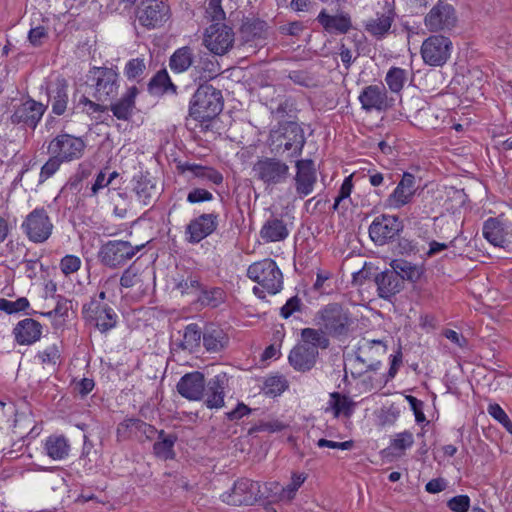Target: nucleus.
Here are the masks:
<instances>
[{
	"instance_id": "f257e3e1",
	"label": "nucleus",
	"mask_w": 512,
	"mask_h": 512,
	"mask_svg": "<svg viewBox=\"0 0 512 512\" xmlns=\"http://www.w3.org/2000/svg\"><path fill=\"white\" fill-rule=\"evenodd\" d=\"M247 276L257 283L253 293L259 298L266 294L275 295L283 288V274L277 263L271 258H265L249 265Z\"/></svg>"
},
{
	"instance_id": "f03ea898",
	"label": "nucleus",
	"mask_w": 512,
	"mask_h": 512,
	"mask_svg": "<svg viewBox=\"0 0 512 512\" xmlns=\"http://www.w3.org/2000/svg\"><path fill=\"white\" fill-rule=\"evenodd\" d=\"M320 347V332L312 328L301 330L298 343L288 355L289 364L299 372L311 370L318 359Z\"/></svg>"
},
{
	"instance_id": "7ed1b4c3",
	"label": "nucleus",
	"mask_w": 512,
	"mask_h": 512,
	"mask_svg": "<svg viewBox=\"0 0 512 512\" xmlns=\"http://www.w3.org/2000/svg\"><path fill=\"white\" fill-rule=\"evenodd\" d=\"M223 109L221 92L212 86H201L190 102L189 114L198 121H209Z\"/></svg>"
},
{
	"instance_id": "20e7f679",
	"label": "nucleus",
	"mask_w": 512,
	"mask_h": 512,
	"mask_svg": "<svg viewBox=\"0 0 512 512\" xmlns=\"http://www.w3.org/2000/svg\"><path fill=\"white\" fill-rule=\"evenodd\" d=\"M106 293L101 291L96 297L83 305L85 320L100 332H106L116 326L118 316L114 309L105 302Z\"/></svg>"
},
{
	"instance_id": "39448f33",
	"label": "nucleus",
	"mask_w": 512,
	"mask_h": 512,
	"mask_svg": "<svg viewBox=\"0 0 512 512\" xmlns=\"http://www.w3.org/2000/svg\"><path fill=\"white\" fill-rule=\"evenodd\" d=\"M85 141L68 133H61L54 137L48 144L49 155H55L65 163L79 160L84 155Z\"/></svg>"
},
{
	"instance_id": "423d86ee",
	"label": "nucleus",
	"mask_w": 512,
	"mask_h": 512,
	"mask_svg": "<svg viewBox=\"0 0 512 512\" xmlns=\"http://www.w3.org/2000/svg\"><path fill=\"white\" fill-rule=\"evenodd\" d=\"M143 247L133 246L127 241L111 240L103 244L98 251L99 261L111 268H116L130 260Z\"/></svg>"
},
{
	"instance_id": "0eeeda50",
	"label": "nucleus",
	"mask_w": 512,
	"mask_h": 512,
	"mask_svg": "<svg viewBox=\"0 0 512 512\" xmlns=\"http://www.w3.org/2000/svg\"><path fill=\"white\" fill-rule=\"evenodd\" d=\"M235 34L231 27L215 23L206 28L203 45L214 55L223 56L234 46Z\"/></svg>"
},
{
	"instance_id": "6e6552de",
	"label": "nucleus",
	"mask_w": 512,
	"mask_h": 512,
	"mask_svg": "<svg viewBox=\"0 0 512 512\" xmlns=\"http://www.w3.org/2000/svg\"><path fill=\"white\" fill-rule=\"evenodd\" d=\"M387 352V346L382 340H370L362 338L359 340L355 350L354 362L365 366V370H359L358 374L363 372L376 371L381 366L380 357Z\"/></svg>"
},
{
	"instance_id": "1a4fd4ad",
	"label": "nucleus",
	"mask_w": 512,
	"mask_h": 512,
	"mask_svg": "<svg viewBox=\"0 0 512 512\" xmlns=\"http://www.w3.org/2000/svg\"><path fill=\"white\" fill-rule=\"evenodd\" d=\"M224 503L233 506L253 505L261 500L260 483L247 478L237 480L232 489L221 495Z\"/></svg>"
},
{
	"instance_id": "9d476101",
	"label": "nucleus",
	"mask_w": 512,
	"mask_h": 512,
	"mask_svg": "<svg viewBox=\"0 0 512 512\" xmlns=\"http://www.w3.org/2000/svg\"><path fill=\"white\" fill-rule=\"evenodd\" d=\"M452 42L448 37L432 35L425 39L421 46V56L429 66H443L450 58Z\"/></svg>"
},
{
	"instance_id": "9b49d317",
	"label": "nucleus",
	"mask_w": 512,
	"mask_h": 512,
	"mask_svg": "<svg viewBox=\"0 0 512 512\" xmlns=\"http://www.w3.org/2000/svg\"><path fill=\"white\" fill-rule=\"evenodd\" d=\"M456 23L454 7L444 0H439L424 18V24L431 32L449 31L456 26Z\"/></svg>"
},
{
	"instance_id": "f8f14e48",
	"label": "nucleus",
	"mask_w": 512,
	"mask_h": 512,
	"mask_svg": "<svg viewBox=\"0 0 512 512\" xmlns=\"http://www.w3.org/2000/svg\"><path fill=\"white\" fill-rule=\"evenodd\" d=\"M22 228L31 241L42 243L50 237L53 224L44 208H36L27 215Z\"/></svg>"
},
{
	"instance_id": "ddd939ff",
	"label": "nucleus",
	"mask_w": 512,
	"mask_h": 512,
	"mask_svg": "<svg viewBox=\"0 0 512 512\" xmlns=\"http://www.w3.org/2000/svg\"><path fill=\"white\" fill-rule=\"evenodd\" d=\"M403 229L402 221L397 216L380 215L369 226V236L376 245L393 241Z\"/></svg>"
},
{
	"instance_id": "4468645a",
	"label": "nucleus",
	"mask_w": 512,
	"mask_h": 512,
	"mask_svg": "<svg viewBox=\"0 0 512 512\" xmlns=\"http://www.w3.org/2000/svg\"><path fill=\"white\" fill-rule=\"evenodd\" d=\"M137 18L148 29L158 28L169 19V7L163 0H143L138 7Z\"/></svg>"
},
{
	"instance_id": "2eb2a0df",
	"label": "nucleus",
	"mask_w": 512,
	"mask_h": 512,
	"mask_svg": "<svg viewBox=\"0 0 512 512\" xmlns=\"http://www.w3.org/2000/svg\"><path fill=\"white\" fill-rule=\"evenodd\" d=\"M350 325L348 311L340 303L326 304L322 310V329L329 335L339 336L347 333Z\"/></svg>"
},
{
	"instance_id": "dca6fc26",
	"label": "nucleus",
	"mask_w": 512,
	"mask_h": 512,
	"mask_svg": "<svg viewBox=\"0 0 512 512\" xmlns=\"http://www.w3.org/2000/svg\"><path fill=\"white\" fill-rule=\"evenodd\" d=\"M283 132H273L271 134L272 144L276 149L284 147V151L290 152V156L298 155L304 145V136L300 126L294 122H289L283 126Z\"/></svg>"
},
{
	"instance_id": "f3484780",
	"label": "nucleus",
	"mask_w": 512,
	"mask_h": 512,
	"mask_svg": "<svg viewBox=\"0 0 512 512\" xmlns=\"http://www.w3.org/2000/svg\"><path fill=\"white\" fill-rule=\"evenodd\" d=\"M417 190L415 176L405 172L392 193L385 200V206L391 209H401L413 201Z\"/></svg>"
},
{
	"instance_id": "a211bd4d",
	"label": "nucleus",
	"mask_w": 512,
	"mask_h": 512,
	"mask_svg": "<svg viewBox=\"0 0 512 512\" xmlns=\"http://www.w3.org/2000/svg\"><path fill=\"white\" fill-rule=\"evenodd\" d=\"M218 222V215L215 213L201 214L193 218L186 227V240L191 244L201 242L217 229Z\"/></svg>"
},
{
	"instance_id": "6ab92c4d",
	"label": "nucleus",
	"mask_w": 512,
	"mask_h": 512,
	"mask_svg": "<svg viewBox=\"0 0 512 512\" xmlns=\"http://www.w3.org/2000/svg\"><path fill=\"white\" fill-rule=\"evenodd\" d=\"M394 0H384L383 12L365 21L364 28L372 36L381 39L389 31L395 18Z\"/></svg>"
},
{
	"instance_id": "aec40b11",
	"label": "nucleus",
	"mask_w": 512,
	"mask_h": 512,
	"mask_svg": "<svg viewBox=\"0 0 512 512\" xmlns=\"http://www.w3.org/2000/svg\"><path fill=\"white\" fill-rule=\"evenodd\" d=\"M253 172L265 183H278L285 179L288 166L275 158H262L254 164Z\"/></svg>"
},
{
	"instance_id": "412c9836",
	"label": "nucleus",
	"mask_w": 512,
	"mask_h": 512,
	"mask_svg": "<svg viewBox=\"0 0 512 512\" xmlns=\"http://www.w3.org/2000/svg\"><path fill=\"white\" fill-rule=\"evenodd\" d=\"M373 281L378 297L388 301H391L404 288L401 277L391 269L375 274Z\"/></svg>"
},
{
	"instance_id": "4be33fe9",
	"label": "nucleus",
	"mask_w": 512,
	"mask_h": 512,
	"mask_svg": "<svg viewBox=\"0 0 512 512\" xmlns=\"http://www.w3.org/2000/svg\"><path fill=\"white\" fill-rule=\"evenodd\" d=\"M95 81V97L106 100L118 90V74L111 68H94L92 71Z\"/></svg>"
},
{
	"instance_id": "5701e85b",
	"label": "nucleus",
	"mask_w": 512,
	"mask_h": 512,
	"mask_svg": "<svg viewBox=\"0 0 512 512\" xmlns=\"http://www.w3.org/2000/svg\"><path fill=\"white\" fill-rule=\"evenodd\" d=\"M358 100L363 110L370 111H386L390 104L386 88L383 85L366 86L358 96Z\"/></svg>"
},
{
	"instance_id": "b1692460",
	"label": "nucleus",
	"mask_w": 512,
	"mask_h": 512,
	"mask_svg": "<svg viewBox=\"0 0 512 512\" xmlns=\"http://www.w3.org/2000/svg\"><path fill=\"white\" fill-rule=\"evenodd\" d=\"M46 90L52 113L58 116L63 115L69 102L67 81L63 77L57 76L47 83Z\"/></svg>"
},
{
	"instance_id": "393cba45",
	"label": "nucleus",
	"mask_w": 512,
	"mask_h": 512,
	"mask_svg": "<svg viewBox=\"0 0 512 512\" xmlns=\"http://www.w3.org/2000/svg\"><path fill=\"white\" fill-rule=\"evenodd\" d=\"M205 387V377L198 371L185 374L177 383V391L179 394L191 401L201 400L204 395Z\"/></svg>"
},
{
	"instance_id": "a878e982",
	"label": "nucleus",
	"mask_w": 512,
	"mask_h": 512,
	"mask_svg": "<svg viewBox=\"0 0 512 512\" xmlns=\"http://www.w3.org/2000/svg\"><path fill=\"white\" fill-rule=\"evenodd\" d=\"M46 108V105L29 99L15 110L12 116L13 122L23 123L34 129L41 120Z\"/></svg>"
},
{
	"instance_id": "bb28decb",
	"label": "nucleus",
	"mask_w": 512,
	"mask_h": 512,
	"mask_svg": "<svg viewBox=\"0 0 512 512\" xmlns=\"http://www.w3.org/2000/svg\"><path fill=\"white\" fill-rule=\"evenodd\" d=\"M228 385L226 373L215 375L207 383L205 404L210 409H219L224 406L225 389Z\"/></svg>"
},
{
	"instance_id": "cd10ccee",
	"label": "nucleus",
	"mask_w": 512,
	"mask_h": 512,
	"mask_svg": "<svg viewBox=\"0 0 512 512\" xmlns=\"http://www.w3.org/2000/svg\"><path fill=\"white\" fill-rule=\"evenodd\" d=\"M13 334L18 344L31 345L41 338L42 325L32 318H25L16 324Z\"/></svg>"
},
{
	"instance_id": "c85d7f7f",
	"label": "nucleus",
	"mask_w": 512,
	"mask_h": 512,
	"mask_svg": "<svg viewBox=\"0 0 512 512\" xmlns=\"http://www.w3.org/2000/svg\"><path fill=\"white\" fill-rule=\"evenodd\" d=\"M482 233L484 238L495 247L506 248L510 244L507 239L509 234L507 227L498 218H488L483 224Z\"/></svg>"
},
{
	"instance_id": "c756f323",
	"label": "nucleus",
	"mask_w": 512,
	"mask_h": 512,
	"mask_svg": "<svg viewBox=\"0 0 512 512\" xmlns=\"http://www.w3.org/2000/svg\"><path fill=\"white\" fill-rule=\"evenodd\" d=\"M139 90L136 86L129 87L125 93L110 105L113 115L123 121H128L135 110V100Z\"/></svg>"
},
{
	"instance_id": "7c9ffc66",
	"label": "nucleus",
	"mask_w": 512,
	"mask_h": 512,
	"mask_svg": "<svg viewBox=\"0 0 512 512\" xmlns=\"http://www.w3.org/2000/svg\"><path fill=\"white\" fill-rule=\"evenodd\" d=\"M43 450L52 460L60 461L68 457L70 444L62 435H50L43 441Z\"/></svg>"
},
{
	"instance_id": "2f4dec72",
	"label": "nucleus",
	"mask_w": 512,
	"mask_h": 512,
	"mask_svg": "<svg viewBox=\"0 0 512 512\" xmlns=\"http://www.w3.org/2000/svg\"><path fill=\"white\" fill-rule=\"evenodd\" d=\"M355 405L350 398L335 392L330 394L325 412L332 413L334 418H338L341 415L349 418L354 412Z\"/></svg>"
},
{
	"instance_id": "473e14b6",
	"label": "nucleus",
	"mask_w": 512,
	"mask_h": 512,
	"mask_svg": "<svg viewBox=\"0 0 512 512\" xmlns=\"http://www.w3.org/2000/svg\"><path fill=\"white\" fill-rule=\"evenodd\" d=\"M316 177L311 161H299L297 163L296 186L302 195H308L313 190Z\"/></svg>"
},
{
	"instance_id": "72a5a7b5",
	"label": "nucleus",
	"mask_w": 512,
	"mask_h": 512,
	"mask_svg": "<svg viewBox=\"0 0 512 512\" xmlns=\"http://www.w3.org/2000/svg\"><path fill=\"white\" fill-rule=\"evenodd\" d=\"M352 27L348 14L329 15L322 11V28L330 34H346Z\"/></svg>"
},
{
	"instance_id": "f704fd0d",
	"label": "nucleus",
	"mask_w": 512,
	"mask_h": 512,
	"mask_svg": "<svg viewBox=\"0 0 512 512\" xmlns=\"http://www.w3.org/2000/svg\"><path fill=\"white\" fill-rule=\"evenodd\" d=\"M289 230L283 220L271 218L267 220L260 230V236L265 242H279L286 239Z\"/></svg>"
},
{
	"instance_id": "c9c22d12",
	"label": "nucleus",
	"mask_w": 512,
	"mask_h": 512,
	"mask_svg": "<svg viewBox=\"0 0 512 512\" xmlns=\"http://www.w3.org/2000/svg\"><path fill=\"white\" fill-rule=\"evenodd\" d=\"M203 344L208 352H220L227 346L228 336L222 329L210 327L203 333Z\"/></svg>"
},
{
	"instance_id": "e433bc0d",
	"label": "nucleus",
	"mask_w": 512,
	"mask_h": 512,
	"mask_svg": "<svg viewBox=\"0 0 512 512\" xmlns=\"http://www.w3.org/2000/svg\"><path fill=\"white\" fill-rule=\"evenodd\" d=\"M390 266L391 270L395 271L401 277L402 283H404L405 280L416 282L423 273L420 266L404 259H394L391 261Z\"/></svg>"
},
{
	"instance_id": "4c0bfd02",
	"label": "nucleus",
	"mask_w": 512,
	"mask_h": 512,
	"mask_svg": "<svg viewBox=\"0 0 512 512\" xmlns=\"http://www.w3.org/2000/svg\"><path fill=\"white\" fill-rule=\"evenodd\" d=\"M193 64V51L190 47L178 48L170 57L169 66L174 73H183Z\"/></svg>"
},
{
	"instance_id": "58836bf2",
	"label": "nucleus",
	"mask_w": 512,
	"mask_h": 512,
	"mask_svg": "<svg viewBox=\"0 0 512 512\" xmlns=\"http://www.w3.org/2000/svg\"><path fill=\"white\" fill-rule=\"evenodd\" d=\"M133 191L141 204L148 205L156 193V187L151 179L140 175L134 177Z\"/></svg>"
},
{
	"instance_id": "ea45409f",
	"label": "nucleus",
	"mask_w": 512,
	"mask_h": 512,
	"mask_svg": "<svg viewBox=\"0 0 512 512\" xmlns=\"http://www.w3.org/2000/svg\"><path fill=\"white\" fill-rule=\"evenodd\" d=\"M149 90L155 94L176 92V86L171 82L168 72L164 69L156 73L150 80Z\"/></svg>"
},
{
	"instance_id": "a19ab883",
	"label": "nucleus",
	"mask_w": 512,
	"mask_h": 512,
	"mask_svg": "<svg viewBox=\"0 0 512 512\" xmlns=\"http://www.w3.org/2000/svg\"><path fill=\"white\" fill-rule=\"evenodd\" d=\"M184 171H190L195 177L209 181L213 184H220L223 181L222 175L211 167L201 166L198 164H186Z\"/></svg>"
},
{
	"instance_id": "79ce46f5",
	"label": "nucleus",
	"mask_w": 512,
	"mask_h": 512,
	"mask_svg": "<svg viewBox=\"0 0 512 512\" xmlns=\"http://www.w3.org/2000/svg\"><path fill=\"white\" fill-rule=\"evenodd\" d=\"M176 441V436L174 435H165L162 431L159 435V439L154 444V453L157 457L167 460L172 459L174 457V444Z\"/></svg>"
},
{
	"instance_id": "37998d69",
	"label": "nucleus",
	"mask_w": 512,
	"mask_h": 512,
	"mask_svg": "<svg viewBox=\"0 0 512 512\" xmlns=\"http://www.w3.org/2000/svg\"><path fill=\"white\" fill-rule=\"evenodd\" d=\"M407 81V71L400 67H391L386 76L385 82L393 93H399Z\"/></svg>"
},
{
	"instance_id": "c03bdc74",
	"label": "nucleus",
	"mask_w": 512,
	"mask_h": 512,
	"mask_svg": "<svg viewBox=\"0 0 512 512\" xmlns=\"http://www.w3.org/2000/svg\"><path fill=\"white\" fill-rule=\"evenodd\" d=\"M201 335V330L197 324H189L186 326L180 344L182 349L193 352L200 345Z\"/></svg>"
},
{
	"instance_id": "a18cd8bd",
	"label": "nucleus",
	"mask_w": 512,
	"mask_h": 512,
	"mask_svg": "<svg viewBox=\"0 0 512 512\" xmlns=\"http://www.w3.org/2000/svg\"><path fill=\"white\" fill-rule=\"evenodd\" d=\"M144 278V272L136 265H131L123 272L120 285L123 288L141 287Z\"/></svg>"
},
{
	"instance_id": "49530a36",
	"label": "nucleus",
	"mask_w": 512,
	"mask_h": 512,
	"mask_svg": "<svg viewBox=\"0 0 512 512\" xmlns=\"http://www.w3.org/2000/svg\"><path fill=\"white\" fill-rule=\"evenodd\" d=\"M288 388V381L283 375H272L266 378L263 391L266 395L276 397Z\"/></svg>"
},
{
	"instance_id": "de8ad7c7",
	"label": "nucleus",
	"mask_w": 512,
	"mask_h": 512,
	"mask_svg": "<svg viewBox=\"0 0 512 512\" xmlns=\"http://www.w3.org/2000/svg\"><path fill=\"white\" fill-rule=\"evenodd\" d=\"M261 499H267L271 502H285L282 498L283 486L277 481H269L260 484Z\"/></svg>"
},
{
	"instance_id": "09e8293b",
	"label": "nucleus",
	"mask_w": 512,
	"mask_h": 512,
	"mask_svg": "<svg viewBox=\"0 0 512 512\" xmlns=\"http://www.w3.org/2000/svg\"><path fill=\"white\" fill-rule=\"evenodd\" d=\"M198 300L203 305L217 307L225 299V293L221 288H212L210 290H201L199 292Z\"/></svg>"
},
{
	"instance_id": "8fccbe9b",
	"label": "nucleus",
	"mask_w": 512,
	"mask_h": 512,
	"mask_svg": "<svg viewBox=\"0 0 512 512\" xmlns=\"http://www.w3.org/2000/svg\"><path fill=\"white\" fill-rule=\"evenodd\" d=\"M200 287L199 279L192 275L178 279L175 283V288L181 293V295H198Z\"/></svg>"
},
{
	"instance_id": "3c124183",
	"label": "nucleus",
	"mask_w": 512,
	"mask_h": 512,
	"mask_svg": "<svg viewBox=\"0 0 512 512\" xmlns=\"http://www.w3.org/2000/svg\"><path fill=\"white\" fill-rule=\"evenodd\" d=\"M36 357L43 365L54 367L60 362V347L57 344L49 345L44 350L39 351Z\"/></svg>"
},
{
	"instance_id": "603ef678",
	"label": "nucleus",
	"mask_w": 512,
	"mask_h": 512,
	"mask_svg": "<svg viewBox=\"0 0 512 512\" xmlns=\"http://www.w3.org/2000/svg\"><path fill=\"white\" fill-rule=\"evenodd\" d=\"M307 476L305 473H293L291 477V481L286 486H283L282 498H284L285 502H289L294 499L296 492L301 487V485L305 482Z\"/></svg>"
},
{
	"instance_id": "864d4df0",
	"label": "nucleus",
	"mask_w": 512,
	"mask_h": 512,
	"mask_svg": "<svg viewBox=\"0 0 512 512\" xmlns=\"http://www.w3.org/2000/svg\"><path fill=\"white\" fill-rule=\"evenodd\" d=\"M146 69L145 61L142 58L129 60L124 67V75L129 80L139 79Z\"/></svg>"
},
{
	"instance_id": "5fc2aeb1",
	"label": "nucleus",
	"mask_w": 512,
	"mask_h": 512,
	"mask_svg": "<svg viewBox=\"0 0 512 512\" xmlns=\"http://www.w3.org/2000/svg\"><path fill=\"white\" fill-rule=\"evenodd\" d=\"M487 411L490 416L497 420L502 426L512 434V421L509 419L506 412L497 403L489 404Z\"/></svg>"
},
{
	"instance_id": "6e6d98bb",
	"label": "nucleus",
	"mask_w": 512,
	"mask_h": 512,
	"mask_svg": "<svg viewBox=\"0 0 512 512\" xmlns=\"http://www.w3.org/2000/svg\"><path fill=\"white\" fill-rule=\"evenodd\" d=\"M81 265L82 261L78 256L68 254L61 259L59 268L65 276H69L76 273L81 268Z\"/></svg>"
},
{
	"instance_id": "4d7b16f0",
	"label": "nucleus",
	"mask_w": 512,
	"mask_h": 512,
	"mask_svg": "<svg viewBox=\"0 0 512 512\" xmlns=\"http://www.w3.org/2000/svg\"><path fill=\"white\" fill-rule=\"evenodd\" d=\"M28 306L29 301L25 297L18 298L15 301H10L4 298L0 299V310L8 314L24 311Z\"/></svg>"
},
{
	"instance_id": "13d9d810",
	"label": "nucleus",
	"mask_w": 512,
	"mask_h": 512,
	"mask_svg": "<svg viewBox=\"0 0 512 512\" xmlns=\"http://www.w3.org/2000/svg\"><path fill=\"white\" fill-rule=\"evenodd\" d=\"M63 163L64 162L59 158H56L55 155H49V159L41 168L39 174L40 182H44L47 179L51 178L60 169V166Z\"/></svg>"
},
{
	"instance_id": "bf43d9fd",
	"label": "nucleus",
	"mask_w": 512,
	"mask_h": 512,
	"mask_svg": "<svg viewBox=\"0 0 512 512\" xmlns=\"http://www.w3.org/2000/svg\"><path fill=\"white\" fill-rule=\"evenodd\" d=\"M414 443L413 434L409 431H404L396 434L392 440L391 448L398 451H404L410 448Z\"/></svg>"
},
{
	"instance_id": "052dcab7",
	"label": "nucleus",
	"mask_w": 512,
	"mask_h": 512,
	"mask_svg": "<svg viewBox=\"0 0 512 512\" xmlns=\"http://www.w3.org/2000/svg\"><path fill=\"white\" fill-rule=\"evenodd\" d=\"M447 507L453 512H468L470 498L468 495H457L447 501Z\"/></svg>"
},
{
	"instance_id": "680f3d73",
	"label": "nucleus",
	"mask_w": 512,
	"mask_h": 512,
	"mask_svg": "<svg viewBox=\"0 0 512 512\" xmlns=\"http://www.w3.org/2000/svg\"><path fill=\"white\" fill-rule=\"evenodd\" d=\"M48 38L47 28L39 25L32 27L28 33V40L33 46L41 45Z\"/></svg>"
},
{
	"instance_id": "e2e57ef3",
	"label": "nucleus",
	"mask_w": 512,
	"mask_h": 512,
	"mask_svg": "<svg viewBox=\"0 0 512 512\" xmlns=\"http://www.w3.org/2000/svg\"><path fill=\"white\" fill-rule=\"evenodd\" d=\"M195 69L200 70V78L203 80L212 79L218 74L216 65L210 60L201 61Z\"/></svg>"
},
{
	"instance_id": "0e129e2a",
	"label": "nucleus",
	"mask_w": 512,
	"mask_h": 512,
	"mask_svg": "<svg viewBox=\"0 0 512 512\" xmlns=\"http://www.w3.org/2000/svg\"><path fill=\"white\" fill-rule=\"evenodd\" d=\"M406 400L409 403L410 408L414 412L416 422L417 423L424 422L426 418L423 413V406H424L423 401L417 399L416 397H414L412 395L406 396Z\"/></svg>"
},
{
	"instance_id": "69168bd1",
	"label": "nucleus",
	"mask_w": 512,
	"mask_h": 512,
	"mask_svg": "<svg viewBox=\"0 0 512 512\" xmlns=\"http://www.w3.org/2000/svg\"><path fill=\"white\" fill-rule=\"evenodd\" d=\"M110 185L109 179H106V173L100 171L91 185L89 197H96L99 192Z\"/></svg>"
},
{
	"instance_id": "338daca9",
	"label": "nucleus",
	"mask_w": 512,
	"mask_h": 512,
	"mask_svg": "<svg viewBox=\"0 0 512 512\" xmlns=\"http://www.w3.org/2000/svg\"><path fill=\"white\" fill-rule=\"evenodd\" d=\"M213 199L212 193L205 189L197 188L188 193L187 201L189 203H201L211 201Z\"/></svg>"
},
{
	"instance_id": "774afa93",
	"label": "nucleus",
	"mask_w": 512,
	"mask_h": 512,
	"mask_svg": "<svg viewBox=\"0 0 512 512\" xmlns=\"http://www.w3.org/2000/svg\"><path fill=\"white\" fill-rule=\"evenodd\" d=\"M300 303V299L297 296L291 297L287 300L286 304L281 307L280 315L285 319L289 318L294 312L300 309Z\"/></svg>"
}]
</instances>
